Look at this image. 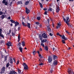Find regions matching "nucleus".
Returning <instances> with one entry per match:
<instances>
[{
	"label": "nucleus",
	"instance_id": "nucleus-1",
	"mask_svg": "<svg viewBox=\"0 0 74 74\" xmlns=\"http://www.w3.org/2000/svg\"><path fill=\"white\" fill-rule=\"evenodd\" d=\"M23 65V66L24 67V70H28V66L26 63H24Z\"/></svg>",
	"mask_w": 74,
	"mask_h": 74
},
{
	"label": "nucleus",
	"instance_id": "nucleus-2",
	"mask_svg": "<svg viewBox=\"0 0 74 74\" xmlns=\"http://www.w3.org/2000/svg\"><path fill=\"white\" fill-rule=\"evenodd\" d=\"M63 19L64 21H65L66 23V22H70V19H69V17H66V20L65 18H64V17H63Z\"/></svg>",
	"mask_w": 74,
	"mask_h": 74
},
{
	"label": "nucleus",
	"instance_id": "nucleus-3",
	"mask_svg": "<svg viewBox=\"0 0 74 74\" xmlns=\"http://www.w3.org/2000/svg\"><path fill=\"white\" fill-rule=\"evenodd\" d=\"M5 67H3L1 71L0 72V74H4V71H5Z\"/></svg>",
	"mask_w": 74,
	"mask_h": 74
},
{
	"label": "nucleus",
	"instance_id": "nucleus-4",
	"mask_svg": "<svg viewBox=\"0 0 74 74\" xmlns=\"http://www.w3.org/2000/svg\"><path fill=\"white\" fill-rule=\"evenodd\" d=\"M5 67H3L1 71L0 72V74H4V71H5Z\"/></svg>",
	"mask_w": 74,
	"mask_h": 74
},
{
	"label": "nucleus",
	"instance_id": "nucleus-5",
	"mask_svg": "<svg viewBox=\"0 0 74 74\" xmlns=\"http://www.w3.org/2000/svg\"><path fill=\"white\" fill-rule=\"evenodd\" d=\"M17 73L15 72V71H10L9 72V73L8 74H17Z\"/></svg>",
	"mask_w": 74,
	"mask_h": 74
},
{
	"label": "nucleus",
	"instance_id": "nucleus-6",
	"mask_svg": "<svg viewBox=\"0 0 74 74\" xmlns=\"http://www.w3.org/2000/svg\"><path fill=\"white\" fill-rule=\"evenodd\" d=\"M42 36L44 38H47V35L45 33H44L42 34Z\"/></svg>",
	"mask_w": 74,
	"mask_h": 74
},
{
	"label": "nucleus",
	"instance_id": "nucleus-7",
	"mask_svg": "<svg viewBox=\"0 0 74 74\" xmlns=\"http://www.w3.org/2000/svg\"><path fill=\"white\" fill-rule=\"evenodd\" d=\"M2 3L3 4H5V5H8V2L6 1L5 0H3L2 1Z\"/></svg>",
	"mask_w": 74,
	"mask_h": 74
},
{
	"label": "nucleus",
	"instance_id": "nucleus-8",
	"mask_svg": "<svg viewBox=\"0 0 74 74\" xmlns=\"http://www.w3.org/2000/svg\"><path fill=\"white\" fill-rule=\"evenodd\" d=\"M52 60V58L51 57L49 56L48 58V62L49 63H51Z\"/></svg>",
	"mask_w": 74,
	"mask_h": 74
},
{
	"label": "nucleus",
	"instance_id": "nucleus-9",
	"mask_svg": "<svg viewBox=\"0 0 74 74\" xmlns=\"http://www.w3.org/2000/svg\"><path fill=\"white\" fill-rule=\"evenodd\" d=\"M2 32V29H0V36L1 37H2V38H4V35H3L1 34V32Z\"/></svg>",
	"mask_w": 74,
	"mask_h": 74
},
{
	"label": "nucleus",
	"instance_id": "nucleus-10",
	"mask_svg": "<svg viewBox=\"0 0 74 74\" xmlns=\"http://www.w3.org/2000/svg\"><path fill=\"white\" fill-rule=\"evenodd\" d=\"M12 43L10 42H8L7 44L6 45L8 46L9 47H10V46H11V44Z\"/></svg>",
	"mask_w": 74,
	"mask_h": 74
},
{
	"label": "nucleus",
	"instance_id": "nucleus-11",
	"mask_svg": "<svg viewBox=\"0 0 74 74\" xmlns=\"http://www.w3.org/2000/svg\"><path fill=\"white\" fill-rule=\"evenodd\" d=\"M13 60L12 58H10L9 59V62L11 64H12L13 63Z\"/></svg>",
	"mask_w": 74,
	"mask_h": 74
},
{
	"label": "nucleus",
	"instance_id": "nucleus-12",
	"mask_svg": "<svg viewBox=\"0 0 74 74\" xmlns=\"http://www.w3.org/2000/svg\"><path fill=\"white\" fill-rule=\"evenodd\" d=\"M26 12L27 14H29L30 12V10L27 8H26Z\"/></svg>",
	"mask_w": 74,
	"mask_h": 74
},
{
	"label": "nucleus",
	"instance_id": "nucleus-13",
	"mask_svg": "<svg viewBox=\"0 0 74 74\" xmlns=\"http://www.w3.org/2000/svg\"><path fill=\"white\" fill-rule=\"evenodd\" d=\"M68 74H73L74 72H72V71H71V70H69L68 71Z\"/></svg>",
	"mask_w": 74,
	"mask_h": 74
},
{
	"label": "nucleus",
	"instance_id": "nucleus-14",
	"mask_svg": "<svg viewBox=\"0 0 74 74\" xmlns=\"http://www.w3.org/2000/svg\"><path fill=\"white\" fill-rule=\"evenodd\" d=\"M39 37L40 38V40H41V41H42V35L41 34H40L39 35Z\"/></svg>",
	"mask_w": 74,
	"mask_h": 74
},
{
	"label": "nucleus",
	"instance_id": "nucleus-15",
	"mask_svg": "<svg viewBox=\"0 0 74 74\" xmlns=\"http://www.w3.org/2000/svg\"><path fill=\"white\" fill-rule=\"evenodd\" d=\"M59 11H60V9H59V7L58 6V7H57V8L56 9V11L57 12H58Z\"/></svg>",
	"mask_w": 74,
	"mask_h": 74
},
{
	"label": "nucleus",
	"instance_id": "nucleus-16",
	"mask_svg": "<svg viewBox=\"0 0 74 74\" xmlns=\"http://www.w3.org/2000/svg\"><path fill=\"white\" fill-rule=\"evenodd\" d=\"M58 64V61L56 60H55V61H54L53 63V64L54 65H56Z\"/></svg>",
	"mask_w": 74,
	"mask_h": 74
},
{
	"label": "nucleus",
	"instance_id": "nucleus-17",
	"mask_svg": "<svg viewBox=\"0 0 74 74\" xmlns=\"http://www.w3.org/2000/svg\"><path fill=\"white\" fill-rule=\"evenodd\" d=\"M62 38L64 40H67V38L65 37V36L64 35H63L62 36Z\"/></svg>",
	"mask_w": 74,
	"mask_h": 74
},
{
	"label": "nucleus",
	"instance_id": "nucleus-18",
	"mask_svg": "<svg viewBox=\"0 0 74 74\" xmlns=\"http://www.w3.org/2000/svg\"><path fill=\"white\" fill-rule=\"evenodd\" d=\"M21 43V45L23 47H25V42L23 41Z\"/></svg>",
	"mask_w": 74,
	"mask_h": 74
},
{
	"label": "nucleus",
	"instance_id": "nucleus-19",
	"mask_svg": "<svg viewBox=\"0 0 74 74\" xmlns=\"http://www.w3.org/2000/svg\"><path fill=\"white\" fill-rule=\"evenodd\" d=\"M53 60H55V59H57L58 57L55 55H54L53 56Z\"/></svg>",
	"mask_w": 74,
	"mask_h": 74
},
{
	"label": "nucleus",
	"instance_id": "nucleus-20",
	"mask_svg": "<svg viewBox=\"0 0 74 74\" xmlns=\"http://www.w3.org/2000/svg\"><path fill=\"white\" fill-rule=\"evenodd\" d=\"M1 18L2 20L4 18H5V16L4 15L2 14L1 16Z\"/></svg>",
	"mask_w": 74,
	"mask_h": 74
},
{
	"label": "nucleus",
	"instance_id": "nucleus-21",
	"mask_svg": "<svg viewBox=\"0 0 74 74\" xmlns=\"http://www.w3.org/2000/svg\"><path fill=\"white\" fill-rule=\"evenodd\" d=\"M14 24H15V27H16V26H17L19 24V23H18V22L17 21L15 22V23H14Z\"/></svg>",
	"mask_w": 74,
	"mask_h": 74
},
{
	"label": "nucleus",
	"instance_id": "nucleus-22",
	"mask_svg": "<svg viewBox=\"0 0 74 74\" xmlns=\"http://www.w3.org/2000/svg\"><path fill=\"white\" fill-rule=\"evenodd\" d=\"M27 26L29 29L30 28V23H27Z\"/></svg>",
	"mask_w": 74,
	"mask_h": 74
},
{
	"label": "nucleus",
	"instance_id": "nucleus-23",
	"mask_svg": "<svg viewBox=\"0 0 74 74\" xmlns=\"http://www.w3.org/2000/svg\"><path fill=\"white\" fill-rule=\"evenodd\" d=\"M66 23L69 27H71V25L70 24H69V23L67 22V21H66Z\"/></svg>",
	"mask_w": 74,
	"mask_h": 74
},
{
	"label": "nucleus",
	"instance_id": "nucleus-24",
	"mask_svg": "<svg viewBox=\"0 0 74 74\" xmlns=\"http://www.w3.org/2000/svg\"><path fill=\"white\" fill-rule=\"evenodd\" d=\"M22 24L23 25V26H27V25H25V23L23 22V20H22Z\"/></svg>",
	"mask_w": 74,
	"mask_h": 74
},
{
	"label": "nucleus",
	"instance_id": "nucleus-25",
	"mask_svg": "<svg viewBox=\"0 0 74 74\" xmlns=\"http://www.w3.org/2000/svg\"><path fill=\"white\" fill-rule=\"evenodd\" d=\"M7 58H8V57H7V56H5V57H4V58H5L4 61L5 62H6V60H7Z\"/></svg>",
	"mask_w": 74,
	"mask_h": 74
},
{
	"label": "nucleus",
	"instance_id": "nucleus-26",
	"mask_svg": "<svg viewBox=\"0 0 74 74\" xmlns=\"http://www.w3.org/2000/svg\"><path fill=\"white\" fill-rule=\"evenodd\" d=\"M17 3H18V4H22V1H18L17 2Z\"/></svg>",
	"mask_w": 74,
	"mask_h": 74
},
{
	"label": "nucleus",
	"instance_id": "nucleus-27",
	"mask_svg": "<svg viewBox=\"0 0 74 74\" xmlns=\"http://www.w3.org/2000/svg\"><path fill=\"white\" fill-rule=\"evenodd\" d=\"M47 39H44L42 40L41 41L43 43V42H47Z\"/></svg>",
	"mask_w": 74,
	"mask_h": 74
},
{
	"label": "nucleus",
	"instance_id": "nucleus-28",
	"mask_svg": "<svg viewBox=\"0 0 74 74\" xmlns=\"http://www.w3.org/2000/svg\"><path fill=\"white\" fill-rule=\"evenodd\" d=\"M10 21L12 23H16L15 21L12 20H10Z\"/></svg>",
	"mask_w": 74,
	"mask_h": 74
},
{
	"label": "nucleus",
	"instance_id": "nucleus-29",
	"mask_svg": "<svg viewBox=\"0 0 74 74\" xmlns=\"http://www.w3.org/2000/svg\"><path fill=\"white\" fill-rule=\"evenodd\" d=\"M47 27L48 29V31H49V32H50L51 31V29H50V28L49 27V26H47Z\"/></svg>",
	"mask_w": 74,
	"mask_h": 74
},
{
	"label": "nucleus",
	"instance_id": "nucleus-30",
	"mask_svg": "<svg viewBox=\"0 0 74 74\" xmlns=\"http://www.w3.org/2000/svg\"><path fill=\"white\" fill-rule=\"evenodd\" d=\"M30 3V1H27L25 3V5H28V4H29V3Z\"/></svg>",
	"mask_w": 74,
	"mask_h": 74
},
{
	"label": "nucleus",
	"instance_id": "nucleus-31",
	"mask_svg": "<svg viewBox=\"0 0 74 74\" xmlns=\"http://www.w3.org/2000/svg\"><path fill=\"white\" fill-rule=\"evenodd\" d=\"M19 49L20 51L21 52H22V48L21 47L19 48Z\"/></svg>",
	"mask_w": 74,
	"mask_h": 74
},
{
	"label": "nucleus",
	"instance_id": "nucleus-32",
	"mask_svg": "<svg viewBox=\"0 0 74 74\" xmlns=\"http://www.w3.org/2000/svg\"><path fill=\"white\" fill-rule=\"evenodd\" d=\"M20 38V36L19 35L18 36V42H19V41H20V40H21V38Z\"/></svg>",
	"mask_w": 74,
	"mask_h": 74
},
{
	"label": "nucleus",
	"instance_id": "nucleus-33",
	"mask_svg": "<svg viewBox=\"0 0 74 74\" xmlns=\"http://www.w3.org/2000/svg\"><path fill=\"white\" fill-rule=\"evenodd\" d=\"M39 4L40 5V7H41V8H42V7H43L42 6V3H41L39 2Z\"/></svg>",
	"mask_w": 74,
	"mask_h": 74
},
{
	"label": "nucleus",
	"instance_id": "nucleus-34",
	"mask_svg": "<svg viewBox=\"0 0 74 74\" xmlns=\"http://www.w3.org/2000/svg\"><path fill=\"white\" fill-rule=\"evenodd\" d=\"M45 49L46 50V51H48V47H47V46H45Z\"/></svg>",
	"mask_w": 74,
	"mask_h": 74
},
{
	"label": "nucleus",
	"instance_id": "nucleus-35",
	"mask_svg": "<svg viewBox=\"0 0 74 74\" xmlns=\"http://www.w3.org/2000/svg\"><path fill=\"white\" fill-rule=\"evenodd\" d=\"M48 11H52V9L51 8H50L48 9Z\"/></svg>",
	"mask_w": 74,
	"mask_h": 74
},
{
	"label": "nucleus",
	"instance_id": "nucleus-36",
	"mask_svg": "<svg viewBox=\"0 0 74 74\" xmlns=\"http://www.w3.org/2000/svg\"><path fill=\"white\" fill-rule=\"evenodd\" d=\"M37 19L38 21H40V19H41V18L40 17H38L37 18Z\"/></svg>",
	"mask_w": 74,
	"mask_h": 74
},
{
	"label": "nucleus",
	"instance_id": "nucleus-37",
	"mask_svg": "<svg viewBox=\"0 0 74 74\" xmlns=\"http://www.w3.org/2000/svg\"><path fill=\"white\" fill-rule=\"evenodd\" d=\"M36 53V51H34L33 52V55H35Z\"/></svg>",
	"mask_w": 74,
	"mask_h": 74
},
{
	"label": "nucleus",
	"instance_id": "nucleus-38",
	"mask_svg": "<svg viewBox=\"0 0 74 74\" xmlns=\"http://www.w3.org/2000/svg\"><path fill=\"white\" fill-rule=\"evenodd\" d=\"M11 30H9V32L7 33V34L8 35L10 34V33H11Z\"/></svg>",
	"mask_w": 74,
	"mask_h": 74
},
{
	"label": "nucleus",
	"instance_id": "nucleus-39",
	"mask_svg": "<svg viewBox=\"0 0 74 74\" xmlns=\"http://www.w3.org/2000/svg\"><path fill=\"white\" fill-rule=\"evenodd\" d=\"M39 56L40 58H43V57L42 56H41V55L40 54H39L38 55Z\"/></svg>",
	"mask_w": 74,
	"mask_h": 74
},
{
	"label": "nucleus",
	"instance_id": "nucleus-40",
	"mask_svg": "<svg viewBox=\"0 0 74 74\" xmlns=\"http://www.w3.org/2000/svg\"><path fill=\"white\" fill-rule=\"evenodd\" d=\"M41 45H42V46L43 47H45V45H44V43H41Z\"/></svg>",
	"mask_w": 74,
	"mask_h": 74
},
{
	"label": "nucleus",
	"instance_id": "nucleus-41",
	"mask_svg": "<svg viewBox=\"0 0 74 74\" xmlns=\"http://www.w3.org/2000/svg\"><path fill=\"white\" fill-rule=\"evenodd\" d=\"M62 43H63V44H66V42H65L64 40H62Z\"/></svg>",
	"mask_w": 74,
	"mask_h": 74
},
{
	"label": "nucleus",
	"instance_id": "nucleus-42",
	"mask_svg": "<svg viewBox=\"0 0 74 74\" xmlns=\"http://www.w3.org/2000/svg\"><path fill=\"white\" fill-rule=\"evenodd\" d=\"M41 60H42V59H41V58H40L38 60V62H39L40 63V62H41Z\"/></svg>",
	"mask_w": 74,
	"mask_h": 74
},
{
	"label": "nucleus",
	"instance_id": "nucleus-43",
	"mask_svg": "<svg viewBox=\"0 0 74 74\" xmlns=\"http://www.w3.org/2000/svg\"><path fill=\"white\" fill-rule=\"evenodd\" d=\"M9 66V63L8 62V63L6 64V67H8Z\"/></svg>",
	"mask_w": 74,
	"mask_h": 74
},
{
	"label": "nucleus",
	"instance_id": "nucleus-44",
	"mask_svg": "<svg viewBox=\"0 0 74 74\" xmlns=\"http://www.w3.org/2000/svg\"><path fill=\"white\" fill-rule=\"evenodd\" d=\"M58 26H61V24H60V23L59 22V23H58Z\"/></svg>",
	"mask_w": 74,
	"mask_h": 74
},
{
	"label": "nucleus",
	"instance_id": "nucleus-45",
	"mask_svg": "<svg viewBox=\"0 0 74 74\" xmlns=\"http://www.w3.org/2000/svg\"><path fill=\"white\" fill-rule=\"evenodd\" d=\"M39 65H40V66H42V65H43V63H42V62H41L39 64Z\"/></svg>",
	"mask_w": 74,
	"mask_h": 74
},
{
	"label": "nucleus",
	"instance_id": "nucleus-46",
	"mask_svg": "<svg viewBox=\"0 0 74 74\" xmlns=\"http://www.w3.org/2000/svg\"><path fill=\"white\" fill-rule=\"evenodd\" d=\"M3 14V12H2L1 11L0 12V15H2V14Z\"/></svg>",
	"mask_w": 74,
	"mask_h": 74
},
{
	"label": "nucleus",
	"instance_id": "nucleus-47",
	"mask_svg": "<svg viewBox=\"0 0 74 74\" xmlns=\"http://www.w3.org/2000/svg\"><path fill=\"white\" fill-rule=\"evenodd\" d=\"M18 73H21V70L18 69Z\"/></svg>",
	"mask_w": 74,
	"mask_h": 74
},
{
	"label": "nucleus",
	"instance_id": "nucleus-48",
	"mask_svg": "<svg viewBox=\"0 0 74 74\" xmlns=\"http://www.w3.org/2000/svg\"><path fill=\"white\" fill-rule=\"evenodd\" d=\"M66 56H67V57H69V56H70V55L69 54H66Z\"/></svg>",
	"mask_w": 74,
	"mask_h": 74
},
{
	"label": "nucleus",
	"instance_id": "nucleus-49",
	"mask_svg": "<svg viewBox=\"0 0 74 74\" xmlns=\"http://www.w3.org/2000/svg\"><path fill=\"white\" fill-rule=\"evenodd\" d=\"M45 15H47V11L45 12Z\"/></svg>",
	"mask_w": 74,
	"mask_h": 74
},
{
	"label": "nucleus",
	"instance_id": "nucleus-50",
	"mask_svg": "<svg viewBox=\"0 0 74 74\" xmlns=\"http://www.w3.org/2000/svg\"><path fill=\"white\" fill-rule=\"evenodd\" d=\"M21 43H19L18 44V45L20 47L21 46Z\"/></svg>",
	"mask_w": 74,
	"mask_h": 74
},
{
	"label": "nucleus",
	"instance_id": "nucleus-51",
	"mask_svg": "<svg viewBox=\"0 0 74 74\" xmlns=\"http://www.w3.org/2000/svg\"><path fill=\"white\" fill-rule=\"evenodd\" d=\"M11 19V17L9 16L7 18V19Z\"/></svg>",
	"mask_w": 74,
	"mask_h": 74
},
{
	"label": "nucleus",
	"instance_id": "nucleus-52",
	"mask_svg": "<svg viewBox=\"0 0 74 74\" xmlns=\"http://www.w3.org/2000/svg\"><path fill=\"white\" fill-rule=\"evenodd\" d=\"M47 21L49 24V19H47Z\"/></svg>",
	"mask_w": 74,
	"mask_h": 74
},
{
	"label": "nucleus",
	"instance_id": "nucleus-53",
	"mask_svg": "<svg viewBox=\"0 0 74 74\" xmlns=\"http://www.w3.org/2000/svg\"><path fill=\"white\" fill-rule=\"evenodd\" d=\"M36 25H39V22H36Z\"/></svg>",
	"mask_w": 74,
	"mask_h": 74
},
{
	"label": "nucleus",
	"instance_id": "nucleus-54",
	"mask_svg": "<svg viewBox=\"0 0 74 74\" xmlns=\"http://www.w3.org/2000/svg\"><path fill=\"white\" fill-rule=\"evenodd\" d=\"M49 35L51 36H53V35H52V34H51V33H50L49 34Z\"/></svg>",
	"mask_w": 74,
	"mask_h": 74
},
{
	"label": "nucleus",
	"instance_id": "nucleus-55",
	"mask_svg": "<svg viewBox=\"0 0 74 74\" xmlns=\"http://www.w3.org/2000/svg\"><path fill=\"white\" fill-rule=\"evenodd\" d=\"M59 27H60V26H59V25L57 26V29H58V28H59Z\"/></svg>",
	"mask_w": 74,
	"mask_h": 74
},
{
	"label": "nucleus",
	"instance_id": "nucleus-56",
	"mask_svg": "<svg viewBox=\"0 0 74 74\" xmlns=\"http://www.w3.org/2000/svg\"><path fill=\"white\" fill-rule=\"evenodd\" d=\"M50 72L51 73H52V72H53V71L52 70H51L50 71Z\"/></svg>",
	"mask_w": 74,
	"mask_h": 74
},
{
	"label": "nucleus",
	"instance_id": "nucleus-57",
	"mask_svg": "<svg viewBox=\"0 0 74 74\" xmlns=\"http://www.w3.org/2000/svg\"><path fill=\"white\" fill-rule=\"evenodd\" d=\"M69 1H72L73 2V1H74V0H69Z\"/></svg>",
	"mask_w": 74,
	"mask_h": 74
},
{
	"label": "nucleus",
	"instance_id": "nucleus-58",
	"mask_svg": "<svg viewBox=\"0 0 74 74\" xmlns=\"http://www.w3.org/2000/svg\"><path fill=\"white\" fill-rule=\"evenodd\" d=\"M18 30L19 31V30H20V27H18Z\"/></svg>",
	"mask_w": 74,
	"mask_h": 74
},
{
	"label": "nucleus",
	"instance_id": "nucleus-59",
	"mask_svg": "<svg viewBox=\"0 0 74 74\" xmlns=\"http://www.w3.org/2000/svg\"><path fill=\"white\" fill-rule=\"evenodd\" d=\"M43 10H44V11H47V9L46 8H44Z\"/></svg>",
	"mask_w": 74,
	"mask_h": 74
},
{
	"label": "nucleus",
	"instance_id": "nucleus-60",
	"mask_svg": "<svg viewBox=\"0 0 74 74\" xmlns=\"http://www.w3.org/2000/svg\"><path fill=\"white\" fill-rule=\"evenodd\" d=\"M19 63V61H18L17 62V63H16V64H18Z\"/></svg>",
	"mask_w": 74,
	"mask_h": 74
},
{
	"label": "nucleus",
	"instance_id": "nucleus-61",
	"mask_svg": "<svg viewBox=\"0 0 74 74\" xmlns=\"http://www.w3.org/2000/svg\"><path fill=\"white\" fill-rule=\"evenodd\" d=\"M12 36H14V35H15L14 34V33H13V32H12Z\"/></svg>",
	"mask_w": 74,
	"mask_h": 74
},
{
	"label": "nucleus",
	"instance_id": "nucleus-62",
	"mask_svg": "<svg viewBox=\"0 0 74 74\" xmlns=\"http://www.w3.org/2000/svg\"><path fill=\"white\" fill-rule=\"evenodd\" d=\"M40 51H42V49L41 48H40Z\"/></svg>",
	"mask_w": 74,
	"mask_h": 74
},
{
	"label": "nucleus",
	"instance_id": "nucleus-63",
	"mask_svg": "<svg viewBox=\"0 0 74 74\" xmlns=\"http://www.w3.org/2000/svg\"><path fill=\"white\" fill-rule=\"evenodd\" d=\"M37 52H38V54H39H39H40V52H39V51H38Z\"/></svg>",
	"mask_w": 74,
	"mask_h": 74
},
{
	"label": "nucleus",
	"instance_id": "nucleus-64",
	"mask_svg": "<svg viewBox=\"0 0 74 74\" xmlns=\"http://www.w3.org/2000/svg\"><path fill=\"white\" fill-rule=\"evenodd\" d=\"M57 35H58L59 36V35H60L59 33H57Z\"/></svg>",
	"mask_w": 74,
	"mask_h": 74
}]
</instances>
